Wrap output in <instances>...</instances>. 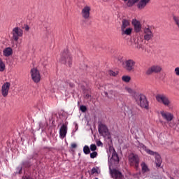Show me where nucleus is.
I'll return each mask as SVG.
<instances>
[{
    "mask_svg": "<svg viewBox=\"0 0 179 179\" xmlns=\"http://www.w3.org/2000/svg\"><path fill=\"white\" fill-rule=\"evenodd\" d=\"M174 73L176 76H179V67L175 68Z\"/></svg>",
    "mask_w": 179,
    "mask_h": 179,
    "instance_id": "37",
    "label": "nucleus"
},
{
    "mask_svg": "<svg viewBox=\"0 0 179 179\" xmlns=\"http://www.w3.org/2000/svg\"><path fill=\"white\" fill-rule=\"evenodd\" d=\"M109 94L108 92H105V95L108 97V99H113V97H115V94H117V92L110 90L109 91Z\"/></svg>",
    "mask_w": 179,
    "mask_h": 179,
    "instance_id": "26",
    "label": "nucleus"
},
{
    "mask_svg": "<svg viewBox=\"0 0 179 179\" xmlns=\"http://www.w3.org/2000/svg\"><path fill=\"white\" fill-rule=\"evenodd\" d=\"M109 75L110 76H117V75H118V73L113 71H109Z\"/></svg>",
    "mask_w": 179,
    "mask_h": 179,
    "instance_id": "35",
    "label": "nucleus"
},
{
    "mask_svg": "<svg viewBox=\"0 0 179 179\" xmlns=\"http://www.w3.org/2000/svg\"><path fill=\"white\" fill-rule=\"evenodd\" d=\"M154 154H150V156H155V164L157 166V167H160V166H162V157H160V155H159L157 152H154Z\"/></svg>",
    "mask_w": 179,
    "mask_h": 179,
    "instance_id": "18",
    "label": "nucleus"
},
{
    "mask_svg": "<svg viewBox=\"0 0 179 179\" xmlns=\"http://www.w3.org/2000/svg\"><path fill=\"white\" fill-rule=\"evenodd\" d=\"M135 101L141 108H145V110L149 109V102L146 96L142 94H137L134 96Z\"/></svg>",
    "mask_w": 179,
    "mask_h": 179,
    "instance_id": "1",
    "label": "nucleus"
},
{
    "mask_svg": "<svg viewBox=\"0 0 179 179\" xmlns=\"http://www.w3.org/2000/svg\"><path fill=\"white\" fill-rule=\"evenodd\" d=\"M141 171H142V173L145 174V173H148L150 170L149 169V167L148 166V165L145 162H143L141 164Z\"/></svg>",
    "mask_w": 179,
    "mask_h": 179,
    "instance_id": "23",
    "label": "nucleus"
},
{
    "mask_svg": "<svg viewBox=\"0 0 179 179\" xmlns=\"http://www.w3.org/2000/svg\"><path fill=\"white\" fill-rule=\"evenodd\" d=\"M99 134L101 135V136H107V135H110V132L108 131V128L104 124H99L98 127Z\"/></svg>",
    "mask_w": 179,
    "mask_h": 179,
    "instance_id": "11",
    "label": "nucleus"
},
{
    "mask_svg": "<svg viewBox=\"0 0 179 179\" xmlns=\"http://www.w3.org/2000/svg\"><path fill=\"white\" fill-rule=\"evenodd\" d=\"M149 2H150V0H140L137 5V8H138V9H144Z\"/></svg>",
    "mask_w": 179,
    "mask_h": 179,
    "instance_id": "19",
    "label": "nucleus"
},
{
    "mask_svg": "<svg viewBox=\"0 0 179 179\" xmlns=\"http://www.w3.org/2000/svg\"><path fill=\"white\" fill-rule=\"evenodd\" d=\"M22 179H34V178L30 176H24L22 177Z\"/></svg>",
    "mask_w": 179,
    "mask_h": 179,
    "instance_id": "39",
    "label": "nucleus"
},
{
    "mask_svg": "<svg viewBox=\"0 0 179 179\" xmlns=\"http://www.w3.org/2000/svg\"><path fill=\"white\" fill-rule=\"evenodd\" d=\"M5 71V63L2 61V59H0V72H3Z\"/></svg>",
    "mask_w": 179,
    "mask_h": 179,
    "instance_id": "28",
    "label": "nucleus"
},
{
    "mask_svg": "<svg viewBox=\"0 0 179 179\" xmlns=\"http://www.w3.org/2000/svg\"><path fill=\"white\" fill-rule=\"evenodd\" d=\"M131 26V22L129 20L124 19L122 20L121 30L124 29H128Z\"/></svg>",
    "mask_w": 179,
    "mask_h": 179,
    "instance_id": "21",
    "label": "nucleus"
},
{
    "mask_svg": "<svg viewBox=\"0 0 179 179\" xmlns=\"http://www.w3.org/2000/svg\"><path fill=\"white\" fill-rule=\"evenodd\" d=\"M110 174L111 176L113 177V178L114 179H122L123 176H122V173H121V172H120L117 169H111V168H110Z\"/></svg>",
    "mask_w": 179,
    "mask_h": 179,
    "instance_id": "16",
    "label": "nucleus"
},
{
    "mask_svg": "<svg viewBox=\"0 0 179 179\" xmlns=\"http://www.w3.org/2000/svg\"><path fill=\"white\" fill-rule=\"evenodd\" d=\"M126 92H127L128 93H129L130 94H132L134 93V90H132L131 87H126L125 88Z\"/></svg>",
    "mask_w": 179,
    "mask_h": 179,
    "instance_id": "32",
    "label": "nucleus"
},
{
    "mask_svg": "<svg viewBox=\"0 0 179 179\" xmlns=\"http://www.w3.org/2000/svg\"><path fill=\"white\" fill-rule=\"evenodd\" d=\"M11 34L13 41H18L20 37H23V29L16 27L13 29Z\"/></svg>",
    "mask_w": 179,
    "mask_h": 179,
    "instance_id": "5",
    "label": "nucleus"
},
{
    "mask_svg": "<svg viewBox=\"0 0 179 179\" xmlns=\"http://www.w3.org/2000/svg\"><path fill=\"white\" fill-rule=\"evenodd\" d=\"M155 99L158 103L163 104L165 107H168V108L171 107V101L167 95L164 94H158L156 95Z\"/></svg>",
    "mask_w": 179,
    "mask_h": 179,
    "instance_id": "3",
    "label": "nucleus"
},
{
    "mask_svg": "<svg viewBox=\"0 0 179 179\" xmlns=\"http://www.w3.org/2000/svg\"><path fill=\"white\" fill-rule=\"evenodd\" d=\"M143 37L139 36L137 38V41H135V48H137V50H143Z\"/></svg>",
    "mask_w": 179,
    "mask_h": 179,
    "instance_id": "15",
    "label": "nucleus"
},
{
    "mask_svg": "<svg viewBox=\"0 0 179 179\" xmlns=\"http://www.w3.org/2000/svg\"><path fill=\"white\" fill-rule=\"evenodd\" d=\"M134 4H135V3L132 0H129L127 3V6H132Z\"/></svg>",
    "mask_w": 179,
    "mask_h": 179,
    "instance_id": "36",
    "label": "nucleus"
},
{
    "mask_svg": "<svg viewBox=\"0 0 179 179\" xmlns=\"http://www.w3.org/2000/svg\"><path fill=\"white\" fill-rule=\"evenodd\" d=\"M3 56L4 57H10V55L13 53L12 48H7L3 50Z\"/></svg>",
    "mask_w": 179,
    "mask_h": 179,
    "instance_id": "24",
    "label": "nucleus"
},
{
    "mask_svg": "<svg viewBox=\"0 0 179 179\" xmlns=\"http://www.w3.org/2000/svg\"><path fill=\"white\" fill-rule=\"evenodd\" d=\"M26 163H27V162H23V164L24 165V164H26Z\"/></svg>",
    "mask_w": 179,
    "mask_h": 179,
    "instance_id": "46",
    "label": "nucleus"
},
{
    "mask_svg": "<svg viewBox=\"0 0 179 179\" xmlns=\"http://www.w3.org/2000/svg\"><path fill=\"white\" fill-rule=\"evenodd\" d=\"M68 122H66V124H63L59 129V136L60 138H65L66 136V134L68 133Z\"/></svg>",
    "mask_w": 179,
    "mask_h": 179,
    "instance_id": "14",
    "label": "nucleus"
},
{
    "mask_svg": "<svg viewBox=\"0 0 179 179\" xmlns=\"http://www.w3.org/2000/svg\"><path fill=\"white\" fill-rule=\"evenodd\" d=\"M69 86H70V87H75V84L70 83Z\"/></svg>",
    "mask_w": 179,
    "mask_h": 179,
    "instance_id": "44",
    "label": "nucleus"
},
{
    "mask_svg": "<svg viewBox=\"0 0 179 179\" xmlns=\"http://www.w3.org/2000/svg\"><path fill=\"white\" fill-rule=\"evenodd\" d=\"M138 149H140L141 150H144L145 152H146V153H148V155L154 154L152 150L148 149V148H146V146H145V145H143V143H140L138 145Z\"/></svg>",
    "mask_w": 179,
    "mask_h": 179,
    "instance_id": "20",
    "label": "nucleus"
},
{
    "mask_svg": "<svg viewBox=\"0 0 179 179\" xmlns=\"http://www.w3.org/2000/svg\"><path fill=\"white\" fill-rule=\"evenodd\" d=\"M18 174H22V166L17 168Z\"/></svg>",
    "mask_w": 179,
    "mask_h": 179,
    "instance_id": "41",
    "label": "nucleus"
},
{
    "mask_svg": "<svg viewBox=\"0 0 179 179\" xmlns=\"http://www.w3.org/2000/svg\"><path fill=\"white\" fill-rule=\"evenodd\" d=\"M96 150H97V146H96V144H91L90 145V150H92V152H94Z\"/></svg>",
    "mask_w": 179,
    "mask_h": 179,
    "instance_id": "31",
    "label": "nucleus"
},
{
    "mask_svg": "<svg viewBox=\"0 0 179 179\" xmlns=\"http://www.w3.org/2000/svg\"><path fill=\"white\" fill-rule=\"evenodd\" d=\"M96 145H97V146H101L103 145V143H101V141H98L96 143Z\"/></svg>",
    "mask_w": 179,
    "mask_h": 179,
    "instance_id": "43",
    "label": "nucleus"
},
{
    "mask_svg": "<svg viewBox=\"0 0 179 179\" xmlns=\"http://www.w3.org/2000/svg\"><path fill=\"white\" fill-rule=\"evenodd\" d=\"M112 160H113L114 162H117L118 163V162H120V157H118V154H117V152H115V150L113 149V152L112 153Z\"/></svg>",
    "mask_w": 179,
    "mask_h": 179,
    "instance_id": "25",
    "label": "nucleus"
},
{
    "mask_svg": "<svg viewBox=\"0 0 179 179\" xmlns=\"http://www.w3.org/2000/svg\"><path fill=\"white\" fill-rule=\"evenodd\" d=\"M133 1V2L134 3H136V2H138V1H139V0H132Z\"/></svg>",
    "mask_w": 179,
    "mask_h": 179,
    "instance_id": "45",
    "label": "nucleus"
},
{
    "mask_svg": "<svg viewBox=\"0 0 179 179\" xmlns=\"http://www.w3.org/2000/svg\"><path fill=\"white\" fill-rule=\"evenodd\" d=\"M162 69L159 65H152L147 69L145 74L148 75V76H150V75H153V73H160Z\"/></svg>",
    "mask_w": 179,
    "mask_h": 179,
    "instance_id": "6",
    "label": "nucleus"
},
{
    "mask_svg": "<svg viewBox=\"0 0 179 179\" xmlns=\"http://www.w3.org/2000/svg\"><path fill=\"white\" fill-rule=\"evenodd\" d=\"M92 174H95V173H99V171L96 168H93L91 171Z\"/></svg>",
    "mask_w": 179,
    "mask_h": 179,
    "instance_id": "38",
    "label": "nucleus"
},
{
    "mask_svg": "<svg viewBox=\"0 0 179 179\" xmlns=\"http://www.w3.org/2000/svg\"><path fill=\"white\" fill-rule=\"evenodd\" d=\"M83 152L85 155H90V148L87 145H85L83 148Z\"/></svg>",
    "mask_w": 179,
    "mask_h": 179,
    "instance_id": "29",
    "label": "nucleus"
},
{
    "mask_svg": "<svg viewBox=\"0 0 179 179\" xmlns=\"http://www.w3.org/2000/svg\"><path fill=\"white\" fill-rule=\"evenodd\" d=\"M124 1H128V0H124Z\"/></svg>",
    "mask_w": 179,
    "mask_h": 179,
    "instance_id": "47",
    "label": "nucleus"
},
{
    "mask_svg": "<svg viewBox=\"0 0 179 179\" xmlns=\"http://www.w3.org/2000/svg\"><path fill=\"white\" fill-rule=\"evenodd\" d=\"M160 114L163 120H165V121H167V122H170L171 121H173V120L174 119V115H173V113L170 112L162 110L160 112Z\"/></svg>",
    "mask_w": 179,
    "mask_h": 179,
    "instance_id": "10",
    "label": "nucleus"
},
{
    "mask_svg": "<svg viewBox=\"0 0 179 179\" xmlns=\"http://www.w3.org/2000/svg\"><path fill=\"white\" fill-rule=\"evenodd\" d=\"M9 89H10V83H5L1 87V94L3 97H8L9 94Z\"/></svg>",
    "mask_w": 179,
    "mask_h": 179,
    "instance_id": "13",
    "label": "nucleus"
},
{
    "mask_svg": "<svg viewBox=\"0 0 179 179\" xmlns=\"http://www.w3.org/2000/svg\"><path fill=\"white\" fill-rule=\"evenodd\" d=\"M131 23L134 27L135 33H139V31L142 30V25L141 24V22L138 21L137 20H133Z\"/></svg>",
    "mask_w": 179,
    "mask_h": 179,
    "instance_id": "17",
    "label": "nucleus"
},
{
    "mask_svg": "<svg viewBox=\"0 0 179 179\" xmlns=\"http://www.w3.org/2000/svg\"><path fill=\"white\" fill-rule=\"evenodd\" d=\"M122 80L123 82H125V83H129V82L131 81V76H123L122 77Z\"/></svg>",
    "mask_w": 179,
    "mask_h": 179,
    "instance_id": "27",
    "label": "nucleus"
},
{
    "mask_svg": "<svg viewBox=\"0 0 179 179\" xmlns=\"http://www.w3.org/2000/svg\"><path fill=\"white\" fill-rule=\"evenodd\" d=\"M173 19L174 20L175 24H176L177 27L179 29V17L174 15Z\"/></svg>",
    "mask_w": 179,
    "mask_h": 179,
    "instance_id": "30",
    "label": "nucleus"
},
{
    "mask_svg": "<svg viewBox=\"0 0 179 179\" xmlns=\"http://www.w3.org/2000/svg\"><path fill=\"white\" fill-rule=\"evenodd\" d=\"M59 62L61 64H64V65L68 64L69 66L72 65V55H71V52H69V50L65 49L61 53Z\"/></svg>",
    "mask_w": 179,
    "mask_h": 179,
    "instance_id": "2",
    "label": "nucleus"
},
{
    "mask_svg": "<svg viewBox=\"0 0 179 179\" xmlns=\"http://www.w3.org/2000/svg\"><path fill=\"white\" fill-rule=\"evenodd\" d=\"M90 157H91V159H94V158L97 157V152L94 151L93 152H92L90 154Z\"/></svg>",
    "mask_w": 179,
    "mask_h": 179,
    "instance_id": "34",
    "label": "nucleus"
},
{
    "mask_svg": "<svg viewBox=\"0 0 179 179\" xmlns=\"http://www.w3.org/2000/svg\"><path fill=\"white\" fill-rule=\"evenodd\" d=\"M90 10H92V8L90 6H84L81 10V15L83 19H89L90 17Z\"/></svg>",
    "mask_w": 179,
    "mask_h": 179,
    "instance_id": "12",
    "label": "nucleus"
},
{
    "mask_svg": "<svg viewBox=\"0 0 179 179\" xmlns=\"http://www.w3.org/2000/svg\"><path fill=\"white\" fill-rule=\"evenodd\" d=\"M31 76L32 80H34L35 83H38L41 79V77L40 76V71H38L37 69L34 68L31 69Z\"/></svg>",
    "mask_w": 179,
    "mask_h": 179,
    "instance_id": "8",
    "label": "nucleus"
},
{
    "mask_svg": "<svg viewBox=\"0 0 179 179\" xmlns=\"http://www.w3.org/2000/svg\"><path fill=\"white\" fill-rule=\"evenodd\" d=\"M122 36H131L132 34V28H124V29H121Z\"/></svg>",
    "mask_w": 179,
    "mask_h": 179,
    "instance_id": "22",
    "label": "nucleus"
},
{
    "mask_svg": "<svg viewBox=\"0 0 179 179\" xmlns=\"http://www.w3.org/2000/svg\"><path fill=\"white\" fill-rule=\"evenodd\" d=\"M25 30L26 31H29V30H30V27H29V25L25 26Z\"/></svg>",
    "mask_w": 179,
    "mask_h": 179,
    "instance_id": "42",
    "label": "nucleus"
},
{
    "mask_svg": "<svg viewBox=\"0 0 179 179\" xmlns=\"http://www.w3.org/2000/svg\"><path fill=\"white\" fill-rule=\"evenodd\" d=\"M143 36L145 41H150L153 39V31L152 29L148 27L143 29Z\"/></svg>",
    "mask_w": 179,
    "mask_h": 179,
    "instance_id": "9",
    "label": "nucleus"
},
{
    "mask_svg": "<svg viewBox=\"0 0 179 179\" xmlns=\"http://www.w3.org/2000/svg\"><path fill=\"white\" fill-rule=\"evenodd\" d=\"M130 166H134L136 169L139 167V157L135 154H131L129 156Z\"/></svg>",
    "mask_w": 179,
    "mask_h": 179,
    "instance_id": "7",
    "label": "nucleus"
},
{
    "mask_svg": "<svg viewBox=\"0 0 179 179\" xmlns=\"http://www.w3.org/2000/svg\"><path fill=\"white\" fill-rule=\"evenodd\" d=\"M80 110L82 111V113H86V111H87V108H86L85 106H80Z\"/></svg>",
    "mask_w": 179,
    "mask_h": 179,
    "instance_id": "33",
    "label": "nucleus"
},
{
    "mask_svg": "<svg viewBox=\"0 0 179 179\" xmlns=\"http://www.w3.org/2000/svg\"><path fill=\"white\" fill-rule=\"evenodd\" d=\"M136 62L132 59H127L122 62V68L127 72H134Z\"/></svg>",
    "mask_w": 179,
    "mask_h": 179,
    "instance_id": "4",
    "label": "nucleus"
},
{
    "mask_svg": "<svg viewBox=\"0 0 179 179\" xmlns=\"http://www.w3.org/2000/svg\"><path fill=\"white\" fill-rule=\"evenodd\" d=\"M77 146H78V145H76V143H72V144H71V148H72L73 149L76 148Z\"/></svg>",
    "mask_w": 179,
    "mask_h": 179,
    "instance_id": "40",
    "label": "nucleus"
}]
</instances>
